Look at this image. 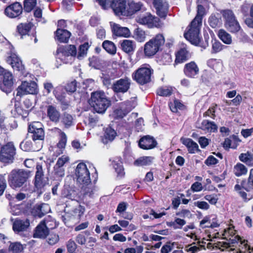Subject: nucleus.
I'll use <instances>...</instances> for the list:
<instances>
[{
	"instance_id": "obj_28",
	"label": "nucleus",
	"mask_w": 253,
	"mask_h": 253,
	"mask_svg": "<svg viewBox=\"0 0 253 253\" xmlns=\"http://www.w3.org/2000/svg\"><path fill=\"white\" fill-rule=\"evenodd\" d=\"M36 169L35 185L37 188H40L43 186L42 182L43 172L42 166L40 164H38L36 167Z\"/></svg>"
},
{
	"instance_id": "obj_55",
	"label": "nucleus",
	"mask_w": 253,
	"mask_h": 253,
	"mask_svg": "<svg viewBox=\"0 0 253 253\" xmlns=\"http://www.w3.org/2000/svg\"><path fill=\"white\" fill-rule=\"evenodd\" d=\"M9 248L11 250L16 253H20L23 250V245L19 242H15L11 244Z\"/></svg>"
},
{
	"instance_id": "obj_43",
	"label": "nucleus",
	"mask_w": 253,
	"mask_h": 253,
	"mask_svg": "<svg viewBox=\"0 0 253 253\" xmlns=\"http://www.w3.org/2000/svg\"><path fill=\"white\" fill-rule=\"evenodd\" d=\"M134 37L139 42H143L145 40L146 34L142 29L137 28L134 31Z\"/></svg>"
},
{
	"instance_id": "obj_7",
	"label": "nucleus",
	"mask_w": 253,
	"mask_h": 253,
	"mask_svg": "<svg viewBox=\"0 0 253 253\" xmlns=\"http://www.w3.org/2000/svg\"><path fill=\"white\" fill-rule=\"evenodd\" d=\"M136 21L139 24L145 26L148 28H159L163 24L158 17L150 13L137 16Z\"/></svg>"
},
{
	"instance_id": "obj_30",
	"label": "nucleus",
	"mask_w": 253,
	"mask_h": 253,
	"mask_svg": "<svg viewBox=\"0 0 253 253\" xmlns=\"http://www.w3.org/2000/svg\"><path fill=\"white\" fill-rule=\"evenodd\" d=\"M205 0H197V14L195 18L193 20V23L197 22L202 24V21L203 16L205 14V8L200 3L202 2V1Z\"/></svg>"
},
{
	"instance_id": "obj_47",
	"label": "nucleus",
	"mask_w": 253,
	"mask_h": 253,
	"mask_svg": "<svg viewBox=\"0 0 253 253\" xmlns=\"http://www.w3.org/2000/svg\"><path fill=\"white\" fill-rule=\"evenodd\" d=\"M37 0H24V9L25 11L29 12L35 7Z\"/></svg>"
},
{
	"instance_id": "obj_60",
	"label": "nucleus",
	"mask_w": 253,
	"mask_h": 253,
	"mask_svg": "<svg viewBox=\"0 0 253 253\" xmlns=\"http://www.w3.org/2000/svg\"><path fill=\"white\" fill-rule=\"evenodd\" d=\"M126 114H127V113L126 112L124 109L122 108L121 105L120 108L115 110L114 112V115L116 118H122Z\"/></svg>"
},
{
	"instance_id": "obj_25",
	"label": "nucleus",
	"mask_w": 253,
	"mask_h": 253,
	"mask_svg": "<svg viewBox=\"0 0 253 253\" xmlns=\"http://www.w3.org/2000/svg\"><path fill=\"white\" fill-rule=\"evenodd\" d=\"M50 211L49 206L47 204L42 203L36 205L33 210L34 215L42 217Z\"/></svg>"
},
{
	"instance_id": "obj_35",
	"label": "nucleus",
	"mask_w": 253,
	"mask_h": 253,
	"mask_svg": "<svg viewBox=\"0 0 253 253\" xmlns=\"http://www.w3.org/2000/svg\"><path fill=\"white\" fill-rule=\"evenodd\" d=\"M112 165L118 173V176L122 177L124 175V169L120 158H117L114 160L112 162Z\"/></svg>"
},
{
	"instance_id": "obj_21",
	"label": "nucleus",
	"mask_w": 253,
	"mask_h": 253,
	"mask_svg": "<svg viewBox=\"0 0 253 253\" xmlns=\"http://www.w3.org/2000/svg\"><path fill=\"white\" fill-rule=\"evenodd\" d=\"M112 26V32L118 37L127 38L130 36V32L127 27H122L120 25L114 23Z\"/></svg>"
},
{
	"instance_id": "obj_19",
	"label": "nucleus",
	"mask_w": 253,
	"mask_h": 253,
	"mask_svg": "<svg viewBox=\"0 0 253 253\" xmlns=\"http://www.w3.org/2000/svg\"><path fill=\"white\" fill-rule=\"evenodd\" d=\"M196 126L198 128L208 132H215L217 129V126L214 122L206 120H203L201 123L197 122Z\"/></svg>"
},
{
	"instance_id": "obj_57",
	"label": "nucleus",
	"mask_w": 253,
	"mask_h": 253,
	"mask_svg": "<svg viewBox=\"0 0 253 253\" xmlns=\"http://www.w3.org/2000/svg\"><path fill=\"white\" fill-rule=\"evenodd\" d=\"M59 240V236L56 234H50L47 239V242L50 245H54L58 242Z\"/></svg>"
},
{
	"instance_id": "obj_40",
	"label": "nucleus",
	"mask_w": 253,
	"mask_h": 253,
	"mask_svg": "<svg viewBox=\"0 0 253 253\" xmlns=\"http://www.w3.org/2000/svg\"><path fill=\"white\" fill-rule=\"evenodd\" d=\"M242 185L243 188L248 191L253 189V169L250 170L248 181H243Z\"/></svg>"
},
{
	"instance_id": "obj_32",
	"label": "nucleus",
	"mask_w": 253,
	"mask_h": 253,
	"mask_svg": "<svg viewBox=\"0 0 253 253\" xmlns=\"http://www.w3.org/2000/svg\"><path fill=\"white\" fill-rule=\"evenodd\" d=\"M219 39L226 44L232 43V38L231 35L224 29H220L218 32Z\"/></svg>"
},
{
	"instance_id": "obj_11",
	"label": "nucleus",
	"mask_w": 253,
	"mask_h": 253,
	"mask_svg": "<svg viewBox=\"0 0 253 253\" xmlns=\"http://www.w3.org/2000/svg\"><path fill=\"white\" fill-rule=\"evenodd\" d=\"M37 84L34 82H23L17 89L16 96H21L27 94H35L37 92Z\"/></svg>"
},
{
	"instance_id": "obj_23",
	"label": "nucleus",
	"mask_w": 253,
	"mask_h": 253,
	"mask_svg": "<svg viewBox=\"0 0 253 253\" xmlns=\"http://www.w3.org/2000/svg\"><path fill=\"white\" fill-rule=\"evenodd\" d=\"M30 225L29 220L16 219L13 223V229L17 233L23 232L27 229Z\"/></svg>"
},
{
	"instance_id": "obj_17",
	"label": "nucleus",
	"mask_w": 253,
	"mask_h": 253,
	"mask_svg": "<svg viewBox=\"0 0 253 253\" xmlns=\"http://www.w3.org/2000/svg\"><path fill=\"white\" fill-rule=\"evenodd\" d=\"M153 4L157 14L161 17H165L168 10L167 2L164 0H153Z\"/></svg>"
},
{
	"instance_id": "obj_6",
	"label": "nucleus",
	"mask_w": 253,
	"mask_h": 253,
	"mask_svg": "<svg viewBox=\"0 0 253 253\" xmlns=\"http://www.w3.org/2000/svg\"><path fill=\"white\" fill-rule=\"evenodd\" d=\"M153 72L149 65L145 64L133 73L132 78L138 84L144 85L151 82Z\"/></svg>"
},
{
	"instance_id": "obj_38",
	"label": "nucleus",
	"mask_w": 253,
	"mask_h": 253,
	"mask_svg": "<svg viewBox=\"0 0 253 253\" xmlns=\"http://www.w3.org/2000/svg\"><path fill=\"white\" fill-rule=\"evenodd\" d=\"M241 161L246 163L249 166H253V154L250 153H242L239 156Z\"/></svg>"
},
{
	"instance_id": "obj_26",
	"label": "nucleus",
	"mask_w": 253,
	"mask_h": 253,
	"mask_svg": "<svg viewBox=\"0 0 253 253\" xmlns=\"http://www.w3.org/2000/svg\"><path fill=\"white\" fill-rule=\"evenodd\" d=\"M190 57V54L186 46L181 47L176 54L175 64L181 63L186 61Z\"/></svg>"
},
{
	"instance_id": "obj_63",
	"label": "nucleus",
	"mask_w": 253,
	"mask_h": 253,
	"mask_svg": "<svg viewBox=\"0 0 253 253\" xmlns=\"http://www.w3.org/2000/svg\"><path fill=\"white\" fill-rule=\"evenodd\" d=\"M20 58L18 57V56L15 54H11L10 56L7 57V62L11 65V67L14 65Z\"/></svg>"
},
{
	"instance_id": "obj_4",
	"label": "nucleus",
	"mask_w": 253,
	"mask_h": 253,
	"mask_svg": "<svg viewBox=\"0 0 253 253\" xmlns=\"http://www.w3.org/2000/svg\"><path fill=\"white\" fill-rule=\"evenodd\" d=\"M87 165L83 163H79L76 169L75 174L77 181L81 184H88L90 182V172L97 173V170L93 165L87 163Z\"/></svg>"
},
{
	"instance_id": "obj_42",
	"label": "nucleus",
	"mask_w": 253,
	"mask_h": 253,
	"mask_svg": "<svg viewBox=\"0 0 253 253\" xmlns=\"http://www.w3.org/2000/svg\"><path fill=\"white\" fill-rule=\"evenodd\" d=\"M33 133L32 138L34 141L43 140L44 138V132L43 129H36L34 131H29Z\"/></svg>"
},
{
	"instance_id": "obj_1",
	"label": "nucleus",
	"mask_w": 253,
	"mask_h": 253,
	"mask_svg": "<svg viewBox=\"0 0 253 253\" xmlns=\"http://www.w3.org/2000/svg\"><path fill=\"white\" fill-rule=\"evenodd\" d=\"M89 46L88 42H84L80 46L78 53L76 47L74 45L60 46L56 51V58L64 63H71L76 55L79 59H82L86 55Z\"/></svg>"
},
{
	"instance_id": "obj_16",
	"label": "nucleus",
	"mask_w": 253,
	"mask_h": 253,
	"mask_svg": "<svg viewBox=\"0 0 253 253\" xmlns=\"http://www.w3.org/2000/svg\"><path fill=\"white\" fill-rule=\"evenodd\" d=\"M157 145L156 141L150 136H145L142 137L139 141V147L145 150L153 149Z\"/></svg>"
},
{
	"instance_id": "obj_31",
	"label": "nucleus",
	"mask_w": 253,
	"mask_h": 253,
	"mask_svg": "<svg viewBox=\"0 0 253 253\" xmlns=\"http://www.w3.org/2000/svg\"><path fill=\"white\" fill-rule=\"evenodd\" d=\"M182 143L188 148L190 153H195L198 150V145L190 138H181Z\"/></svg>"
},
{
	"instance_id": "obj_54",
	"label": "nucleus",
	"mask_w": 253,
	"mask_h": 253,
	"mask_svg": "<svg viewBox=\"0 0 253 253\" xmlns=\"http://www.w3.org/2000/svg\"><path fill=\"white\" fill-rule=\"evenodd\" d=\"M193 206L197 207L203 210H208L210 209V205L205 201H198L193 203Z\"/></svg>"
},
{
	"instance_id": "obj_5",
	"label": "nucleus",
	"mask_w": 253,
	"mask_h": 253,
	"mask_svg": "<svg viewBox=\"0 0 253 253\" xmlns=\"http://www.w3.org/2000/svg\"><path fill=\"white\" fill-rule=\"evenodd\" d=\"M165 42L164 36L161 34H157L145 44L144 47L145 55L148 57L154 55L159 51Z\"/></svg>"
},
{
	"instance_id": "obj_3",
	"label": "nucleus",
	"mask_w": 253,
	"mask_h": 253,
	"mask_svg": "<svg viewBox=\"0 0 253 253\" xmlns=\"http://www.w3.org/2000/svg\"><path fill=\"white\" fill-rule=\"evenodd\" d=\"M90 104L97 113L102 114L110 105V101L104 92L97 91L91 93Z\"/></svg>"
},
{
	"instance_id": "obj_58",
	"label": "nucleus",
	"mask_w": 253,
	"mask_h": 253,
	"mask_svg": "<svg viewBox=\"0 0 253 253\" xmlns=\"http://www.w3.org/2000/svg\"><path fill=\"white\" fill-rule=\"evenodd\" d=\"M20 147L24 151H30L32 150V142L28 140L23 141L20 143Z\"/></svg>"
},
{
	"instance_id": "obj_56",
	"label": "nucleus",
	"mask_w": 253,
	"mask_h": 253,
	"mask_svg": "<svg viewBox=\"0 0 253 253\" xmlns=\"http://www.w3.org/2000/svg\"><path fill=\"white\" fill-rule=\"evenodd\" d=\"M176 215L182 218H190L192 217V214L189 210L182 209L181 211L176 212Z\"/></svg>"
},
{
	"instance_id": "obj_20",
	"label": "nucleus",
	"mask_w": 253,
	"mask_h": 253,
	"mask_svg": "<svg viewBox=\"0 0 253 253\" xmlns=\"http://www.w3.org/2000/svg\"><path fill=\"white\" fill-rule=\"evenodd\" d=\"M49 234V230L44 225V222L41 221L36 227L33 237L34 238L45 239Z\"/></svg>"
},
{
	"instance_id": "obj_59",
	"label": "nucleus",
	"mask_w": 253,
	"mask_h": 253,
	"mask_svg": "<svg viewBox=\"0 0 253 253\" xmlns=\"http://www.w3.org/2000/svg\"><path fill=\"white\" fill-rule=\"evenodd\" d=\"M210 26L212 28L218 27L220 24L219 19L215 15H211L209 19Z\"/></svg>"
},
{
	"instance_id": "obj_46",
	"label": "nucleus",
	"mask_w": 253,
	"mask_h": 253,
	"mask_svg": "<svg viewBox=\"0 0 253 253\" xmlns=\"http://www.w3.org/2000/svg\"><path fill=\"white\" fill-rule=\"evenodd\" d=\"M121 105L122 106V108L124 109L126 112L128 114L133 108L135 107L136 103L134 100H128L122 103Z\"/></svg>"
},
{
	"instance_id": "obj_15",
	"label": "nucleus",
	"mask_w": 253,
	"mask_h": 253,
	"mask_svg": "<svg viewBox=\"0 0 253 253\" xmlns=\"http://www.w3.org/2000/svg\"><path fill=\"white\" fill-rule=\"evenodd\" d=\"M0 80L2 81V84H0L1 89L4 92H7L13 83L12 74L5 70L0 78Z\"/></svg>"
},
{
	"instance_id": "obj_22",
	"label": "nucleus",
	"mask_w": 253,
	"mask_h": 253,
	"mask_svg": "<svg viewBox=\"0 0 253 253\" xmlns=\"http://www.w3.org/2000/svg\"><path fill=\"white\" fill-rule=\"evenodd\" d=\"M47 116L51 121L56 123L59 122L61 117L59 111L53 105L47 107Z\"/></svg>"
},
{
	"instance_id": "obj_10",
	"label": "nucleus",
	"mask_w": 253,
	"mask_h": 253,
	"mask_svg": "<svg viewBox=\"0 0 253 253\" xmlns=\"http://www.w3.org/2000/svg\"><path fill=\"white\" fill-rule=\"evenodd\" d=\"M130 84V79L128 77H125L116 81L113 84L112 88L116 93H124L128 90Z\"/></svg>"
},
{
	"instance_id": "obj_41",
	"label": "nucleus",
	"mask_w": 253,
	"mask_h": 253,
	"mask_svg": "<svg viewBox=\"0 0 253 253\" xmlns=\"http://www.w3.org/2000/svg\"><path fill=\"white\" fill-rule=\"evenodd\" d=\"M32 25L30 23H21L17 27L18 33L21 35H26L30 31Z\"/></svg>"
},
{
	"instance_id": "obj_48",
	"label": "nucleus",
	"mask_w": 253,
	"mask_h": 253,
	"mask_svg": "<svg viewBox=\"0 0 253 253\" xmlns=\"http://www.w3.org/2000/svg\"><path fill=\"white\" fill-rule=\"evenodd\" d=\"M226 46L223 45L220 42L218 41H214L212 43V53H217L221 51Z\"/></svg>"
},
{
	"instance_id": "obj_44",
	"label": "nucleus",
	"mask_w": 253,
	"mask_h": 253,
	"mask_svg": "<svg viewBox=\"0 0 253 253\" xmlns=\"http://www.w3.org/2000/svg\"><path fill=\"white\" fill-rule=\"evenodd\" d=\"M61 122L64 124L65 127L68 128L73 125V117L68 113H64L62 117Z\"/></svg>"
},
{
	"instance_id": "obj_12",
	"label": "nucleus",
	"mask_w": 253,
	"mask_h": 253,
	"mask_svg": "<svg viewBox=\"0 0 253 253\" xmlns=\"http://www.w3.org/2000/svg\"><path fill=\"white\" fill-rule=\"evenodd\" d=\"M69 157L63 155L58 158L53 169V174L56 178H61L65 175L64 165L69 161Z\"/></svg>"
},
{
	"instance_id": "obj_62",
	"label": "nucleus",
	"mask_w": 253,
	"mask_h": 253,
	"mask_svg": "<svg viewBox=\"0 0 253 253\" xmlns=\"http://www.w3.org/2000/svg\"><path fill=\"white\" fill-rule=\"evenodd\" d=\"M211 217H213L211 219L210 225H205V227H211L215 228L219 226L221 222H219L215 215H211Z\"/></svg>"
},
{
	"instance_id": "obj_27",
	"label": "nucleus",
	"mask_w": 253,
	"mask_h": 253,
	"mask_svg": "<svg viewBox=\"0 0 253 253\" xmlns=\"http://www.w3.org/2000/svg\"><path fill=\"white\" fill-rule=\"evenodd\" d=\"M225 27L231 33H236L241 31L242 33L244 34L236 19L232 21L225 22Z\"/></svg>"
},
{
	"instance_id": "obj_18",
	"label": "nucleus",
	"mask_w": 253,
	"mask_h": 253,
	"mask_svg": "<svg viewBox=\"0 0 253 253\" xmlns=\"http://www.w3.org/2000/svg\"><path fill=\"white\" fill-rule=\"evenodd\" d=\"M121 48L126 53L131 55L136 48V44L134 41L129 40H124L120 42Z\"/></svg>"
},
{
	"instance_id": "obj_14",
	"label": "nucleus",
	"mask_w": 253,
	"mask_h": 253,
	"mask_svg": "<svg viewBox=\"0 0 253 253\" xmlns=\"http://www.w3.org/2000/svg\"><path fill=\"white\" fill-rule=\"evenodd\" d=\"M110 7L117 15H127L126 0H113Z\"/></svg>"
},
{
	"instance_id": "obj_64",
	"label": "nucleus",
	"mask_w": 253,
	"mask_h": 253,
	"mask_svg": "<svg viewBox=\"0 0 253 253\" xmlns=\"http://www.w3.org/2000/svg\"><path fill=\"white\" fill-rule=\"evenodd\" d=\"M60 140L58 143V146L60 148L65 147L67 141V136L65 133L63 132H61L60 134Z\"/></svg>"
},
{
	"instance_id": "obj_36",
	"label": "nucleus",
	"mask_w": 253,
	"mask_h": 253,
	"mask_svg": "<svg viewBox=\"0 0 253 253\" xmlns=\"http://www.w3.org/2000/svg\"><path fill=\"white\" fill-rule=\"evenodd\" d=\"M154 158L150 156L140 157L134 162V165L137 166H145L151 165Z\"/></svg>"
},
{
	"instance_id": "obj_8",
	"label": "nucleus",
	"mask_w": 253,
	"mask_h": 253,
	"mask_svg": "<svg viewBox=\"0 0 253 253\" xmlns=\"http://www.w3.org/2000/svg\"><path fill=\"white\" fill-rule=\"evenodd\" d=\"M201 25V23L197 22L193 23L192 21L187 32L184 33V37L193 44L197 45L200 42L199 33Z\"/></svg>"
},
{
	"instance_id": "obj_52",
	"label": "nucleus",
	"mask_w": 253,
	"mask_h": 253,
	"mask_svg": "<svg viewBox=\"0 0 253 253\" xmlns=\"http://www.w3.org/2000/svg\"><path fill=\"white\" fill-rule=\"evenodd\" d=\"M223 18L225 20V22H228L236 19V17L231 10L227 9L222 12Z\"/></svg>"
},
{
	"instance_id": "obj_45",
	"label": "nucleus",
	"mask_w": 253,
	"mask_h": 253,
	"mask_svg": "<svg viewBox=\"0 0 253 253\" xmlns=\"http://www.w3.org/2000/svg\"><path fill=\"white\" fill-rule=\"evenodd\" d=\"M116 135L117 133L115 130L110 127H107L105 130L104 138L106 140L112 141Z\"/></svg>"
},
{
	"instance_id": "obj_61",
	"label": "nucleus",
	"mask_w": 253,
	"mask_h": 253,
	"mask_svg": "<svg viewBox=\"0 0 253 253\" xmlns=\"http://www.w3.org/2000/svg\"><path fill=\"white\" fill-rule=\"evenodd\" d=\"M84 208L81 205H78L72 211V214L81 217L84 214Z\"/></svg>"
},
{
	"instance_id": "obj_9",
	"label": "nucleus",
	"mask_w": 253,
	"mask_h": 253,
	"mask_svg": "<svg viewBox=\"0 0 253 253\" xmlns=\"http://www.w3.org/2000/svg\"><path fill=\"white\" fill-rule=\"evenodd\" d=\"M16 154V149L12 142H8L3 146L0 150V159L4 163L12 161Z\"/></svg>"
},
{
	"instance_id": "obj_13",
	"label": "nucleus",
	"mask_w": 253,
	"mask_h": 253,
	"mask_svg": "<svg viewBox=\"0 0 253 253\" xmlns=\"http://www.w3.org/2000/svg\"><path fill=\"white\" fill-rule=\"evenodd\" d=\"M22 6L18 2H15L7 6L4 11L5 15L11 18L18 17L22 13Z\"/></svg>"
},
{
	"instance_id": "obj_39",
	"label": "nucleus",
	"mask_w": 253,
	"mask_h": 253,
	"mask_svg": "<svg viewBox=\"0 0 253 253\" xmlns=\"http://www.w3.org/2000/svg\"><path fill=\"white\" fill-rule=\"evenodd\" d=\"M233 171L236 176H240L246 174L248 169L244 165L238 163L234 166Z\"/></svg>"
},
{
	"instance_id": "obj_49",
	"label": "nucleus",
	"mask_w": 253,
	"mask_h": 253,
	"mask_svg": "<svg viewBox=\"0 0 253 253\" xmlns=\"http://www.w3.org/2000/svg\"><path fill=\"white\" fill-rule=\"evenodd\" d=\"M186 224V221L181 218L175 217L174 220L171 223V225L174 229H182V227Z\"/></svg>"
},
{
	"instance_id": "obj_2",
	"label": "nucleus",
	"mask_w": 253,
	"mask_h": 253,
	"mask_svg": "<svg viewBox=\"0 0 253 253\" xmlns=\"http://www.w3.org/2000/svg\"><path fill=\"white\" fill-rule=\"evenodd\" d=\"M30 176L31 172L29 170L14 169L9 173L8 181L13 189H17L26 185Z\"/></svg>"
},
{
	"instance_id": "obj_33",
	"label": "nucleus",
	"mask_w": 253,
	"mask_h": 253,
	"mask_svg": "<svg viewBox=\"0 0 253 253\" xmlns=\"http://www.w3.org/2000/svg\"><path fill=\"white\" fill-rule=\"evenodd\" d=\"M142 6V4L140 2H136L134 1H129L128 3V7H126V10L128 12L127 15H132L140 10Z\"/></svg>"
},
{
	"instance_id": "obj_34",
	"label": "nucleus",
	"mask_w": 253,
	"mask_h": 253,
	"mask_svg": "<svg viewBox=\"0 0 253 253\" xmlns=\"http://www.w3.org/2000/svg\"><path fill=\"white\" fill-rule=\"evenodd\" d=\"M241 240V238L238 235L235 236L233 238H229V242H218L216 243L215 247L221 249V247L227 248L228 247L234 246V244L237 243Z\"/></svg>"
},
{
	"instance_id": "obj_24",
	"label": "nucleus",
	"mask_w": 253,
	"mask_h": 253,
	"mask_svg": "<svg viewBox=\"0 0 253 253\" xmlns=\"http://www.w3.org/2000/svg\"><path fill=\"white\" fill-rule=\"evenodd\" d=\"M199 68L194 62L185 64L184 69L185 74L190 78H194L199 73Z\"/></svg>"
},
{
	"instance_id": "obj_29",
	"label": "nucleus",
	"mask_w": 253,
	"mask_h": 253,
	"mask_svg": "<svg viewBox=\"0 0 253 253\" xmlns=\"http://www.w3.org/2000/svg\"><path fill=\"white\" fill-rule=\"evenodd\" d=\"M70 36V32L66 30L58 28L56 31V39L60 42H67Z\"/></svg>"
},
{
	"instance_id": "obj_50",
	"label": "nucleus",
	"mask_w": 253,
	"mask_h": 253,
	"mask_svg": "<svg viewBox=\"0 0 253 253\" xmlns=\"http://www.w3.org/2000/svg\"><path fill=\"white\" fill-rule=\"evenodd\" d=\"M172 92L171 87H163L158 89L157 93L160 96H167L170 95Z\"/></svg>"
},
{
	"instance_id": "obj_37",
	"label": "nucleus",
	"mask_w": 253,
	"mask_h": 253,
	"mask_svg": "<svg viewBox=\"0 0 253 253\" xmlns=\"http://www.w3.org/2000/svg\"><path fill=\"white\" fill-rule=\"evenodd\" d=\"M104 49L111 54H115L116 53L117 48L115 44L109 41H105L102 43Z\"/></svg>"
},
{
	"instance_id": "obj_53",
	"label": "nucleus",
	"mask_w": 253,
	"mask_h": 253,
	"mask_svg": "<svg viewBox=\"0 0 253 253\" xmlns=\"http://www.w3.org/2000/svg\"><path fill=\"white\" fill-rule=\"evenodd\" d=\"M66 247L67 251L69 253H76L77 245L73 240L70 239L67 242Z\"/></svg>"
},
{
	"instance_id": "obj_51",
	"label": "nucleus",
	"mask_w": 253,
	"mask_h": 253,
	"mask_svg": "<svg viewBox=\"0 0 253 253\" xmlns=\"http://www.w3.org/2000/svg\"><path fill=\"white\" fill-rule=\"evenodd\" d=\"M63 196L69 199L74 200L77 197V192L73 189H65L62 193Z\"/></svg>"
}]
</instances>
